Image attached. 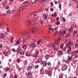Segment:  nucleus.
<instances>
[{
    "label": "nucleus",
    "mask_w": 78,
    "mask_h": 78,
    "mask_svg": "<svg viewBox=\"0 0 78 78\" xmlns=\"http://www.w3.org/2000/svg\"><path fill=\"white\" fill-rule=\"evenodd\" d=\"M54 17H56V16H57V15L56 14V12H55L54 13Z\"/></svg>",
    "instance_id": "obj_49"
},
{
    "label": "nucleus",
    "mask_w": 78,
    "mask_h": 78,
    "mask_svg": "<svg viewBox=\"0 0 78 78\" xmlns=\"http://www.w3.org/2000/svg\"><path fill=\"white\" fill-rule=\"evenodd\" d=\"M34 22L35 23H36V24L37 23H38V21H37V19H35L34 20Z\"/></svg>",
    "instance_id": "obj_24"
},
{
    "label": "nucleus",
    "mask_w": 78,
    "mask_h": 78,
    "mask_svg": "<svg viewBox=\"0 0 78 78\" xmlns=\"http://www.w3.org/2000/svg\"><path fill=\"white\" fill-rule=\"evenodd\" d=\"M29 3V1H25V2H23V4H27V3Z\"/></svg>",
    "instance_id": "obj_32"
},
{
    "label": "nucleus",
    "mask_w": 78,
    "mask_h": 78,
    "mask_svg": "<svg viewBox=\"0 0 78 78\" xmlns=\"http://www.w3.org/2000/svg\"><path fill=\"white\" fill-rule=\"evenodd\" d=\"M58 55H62V53H61L60 51H58Z\"/></svg>",
    "instance_id": "obj_20"
},
{
    "label": "nucleus",
    "mask_w": 78,
    "mask_h": 78,
    "mask_svg": "<svg viewBox=\"0 0 78 78\" xmlns=\"http://www.w3.org/2000/svg\"><path fill=\"white\" fill-rule=\"evenodd\" d=\"M62 19L63 20V22H66V19H65V18L63 17L62 18Z\"/></svg>",
    "instance_id": "obj_37"
},
{
    "label": "nucleus",
    "mask_w": 78,
    "mask_h": 78,
    "mask_svg": "<svg viewBox=\"0 0 78 78\" xmlns=\"http://www.w3.org/2000/svg\"><path fill=\"white\" fill-rule=\"evenodd\" d=\"M44 16V20H46V19H47V15L46 14H44V15H43V17Z\"/></svg>",
    "instance_id": "obj_12"
},
{
    "label": "nucleus",
    "mask_w": 78,
    "mask_h": 78,
    "mask_svg": "<svg viewBox=\"0 0 78 78\" xmlns=\"http://www.w3.org/2000/svg\"><path fill=\"white\" fill-rule=\"evenodd\" d=\"M52 47H53L54 48V47H55V44H53L52 45Z\"/></svg>",
    "instance_id": "obj_54"
},
{
    "label": "nucleus",
    "mask_w": 78,
    "mask_h": 78,
    "mask_svg": "<svg viewBox=\"0 0 78 78\" xmlns=\"http://www.w3.org/2000/svg\"><path fill=\"white\" fill-rule=\"evenodd\" d=\"M1 39H4V37H5V34H1Z\"/></svg>",
    "instance_id": "obj_11"
},
{
    "label": "nucleus",
    "mask_w": 78,
    "mask_h": 78,
    "mask_svg": "<svg viewBox=\"0 0 78 78\" xmlns=\"http://www.w3.org/2000/svg\"><path fill=\"white\" fill-rule=\"evenodd\" d=\"M71 57L72 59H74L75 58V54H73V55H71Z\"/></svg>",
    "instance_id": "obj_16"
},
{
    "label": "nucleus",
    "mask_w": 78,
    "mask_h": 78,
    "mask_svg": "<svg viewBox=\"0 0 78 78\" xmlns=\"http://www.w3.org/2000/svg\"><path fill=\"white\" fill-rule=\"evenodd\" d=\"M70 37V34L69 33H68L66 35V38H69V37Z\"/></svg>",
    "instance_id": "obj_22"
},
{
    "label": "nucleus",
    "mask_w": 78,
    "mask_h": 78,
    "mask_svg": "<svg viewBox=\"0 0 78 78\" xmlns=\"http://www.w3.org/2000/svg\"><path fill=\"white\" fill-rule=\"evenodd\" d=\"M67 69V66L66 64H64L62 68V70H66Z\"/></svg>",
    "instance_id": "obj_1"
},
{
    "label": "nucleus",
    "mask_w": 78,
    "mask_h": 78,
    "mask_svg": "<svg viewBox=\"0 0 78 78\" xmlns=\"http://www.w3.org/2000/svg\"><path fill=\"white\" fill-rule=\"evenodd\" d=\"M42 59L41 58H39L37 60V62H38V63H40V62H41L42 61Z\"/></svg>",
    "instance_id": "obj_8"
},
{
    "label": "nucleus",
    "mask_w": 78,
    "mask_h": 78,
    "mask_svg": "<svg viewBox=\"0 0 78 78\" xmlns=\"http://www.w3.org/2000/svg\"><path fill=\"white\" fill-rule=\"evenodd\" d=\"M58 68V66H56L55 67H54V68L55 69V70H57Z\"/></svg>",
    "instance_id": "obj_23"
},
{
    "label": "nucleus",
    "mask_w": 78,
    "mask_h": 78,
    "mask_svg": "<svg viewBox=\"0 0 78 78\" xmlns=\"http://www.w3.org/2000/svg\"><path fill=\"white\" fill-rule=\"evenodd\" d=\"M58 27H56L55 28L54 30H58Z\"/></svg>",
    "instance_id": "obj_55"
},
{
    "label": "nucleus",
    "mask_w": 78,
    "mask_h": 78,
    "mask_svg": "<svg viewBox=\"0 0 78 78\" xmlns=\"http://www.w3.org/2000/svg\"><path fill=\"white\" fill-rule=\"evenodd\" d=\"M3 76H4V77H6V74H4L3 75Z\"/></svg>",
    "instance_id": "obj_63"
},
{
    "label": "nucleus",
    "mask_w": 78,
    "mask_h": 78,
    "mask_svg": "<svg viewBox=\"0 0 78 78\" xmlns=\"http://www.w3.org/2000/svg\"><path fill=\"white\" fill-rule=\"evenodd\" d=\"M4 55L5 56H7V54H8V53L7 52H5L3 53Z\"/></svg>",
    "instance_id": "obj_26"
},
{
    "label": "nucleus",
    "mask_w": 78,
    "mask_h": 78,
    "mask_svg": "<svg viewBox=\"0 0 78 78\" xmlns=\"http://www.w3.org/2000/svg\"><path fill=\"white\" fill-rule=\"evenodd\" d=\"M17 78V75H15V78Z\"/></svg>",
    "instance_id": "obj_64"
},
{
    "label": "nucleus",
    "mask_w": 78,
    "mask_h": 78,
    "mask_svg": "<svg viewBox=\"0 0 78 78\" xmlns=\"http://www.w3.org/2000/svg\"><path fill=\"white\" fill-rule=\"evenodd\" d=\"M35 53H36V54H39V52H38V51H37V50H36L35 51Z\"/></svg>",
    "instance_id": "obj_46"
},
{
    "label": "nucleus",
    "mask_w": 78,
    "mask_h": 78,
    "mask_svg": "<svg viewBox=\"0 0 78 78\" xmlns=\"http://www.w3.org/2000/svg\"><path fill=\"white\" fill-rule=\"evenodd\" d=\"M51 6H53V2H51Z\"/></svg>",
    "instance_id": "obj_57"
},
{
    "label": "nucleus",
    "mask_w": 78,
    "mask_h": 78,
    "mask_svg": "<svg viewBox=\"0 0 78 78\" xmlns=\"http://www.w3.org/2000/svg\"><path fill=\"white\" fill-rule=\"evenodd\" d=\"M31 69V66H29L27 68V70H30Z\"/></svg>",
    "instance_id": "obj_25"
},
{
    "label": "nucleus",
    "mask_w": 78,
    "mask_h": 78,
    "mask_svg": "<svg viewBox=\"0 0 78 78\" xmlns=\"http://www.w3.org/2000/svg\"><path fill=\"white\" fill-rule=\"evenodd\" d=\"M36 27H34L32 29V33H33V34H34V33L36 31Z\"/></svg>",
    "instance_id": "obj_5"
},
{
    "label": "nucleus",
    "mask_w": 78,
    "mask_h": 78,
    "mask_svg": "<svg viewBox=\"0 0 78 78\" xmlns=\"http://www.w3.org/2000/svg\"><path fill=\"white\" fill-rule=\"evenodd\" d=\"M77 33V30H76L74 33V34H76V33Z\"/></svg>",
    "instance_id": "obj_56"
},
{
    "label": "nucleus",
    "mask_w": 78,
    "mask_h": 78,
    "mask_svg": "<svg viewBox=\"0 0 78 78\" xmlns=\"http://www.w3.org/2000/svg\"><path fill=\"white\" fill-rule=\"evenodd\" d=\"M30 45L32 48H35L37 47V45L35 43H32L30 44Z\"/></svg>",
    "instance_id": "obj_3"
},
{
    "label": "nucleus",
    "mask_w": 78,
    "mask_h": 78,
    "mask_svg": "<svg viewBox=\"0 0 78 78\" xmlns=\"http://www.w3.org/2000/svg\"><path fill=\"white\" fill-rule=\"evenodd\" d=\"M24 6H22V7H21L19 9V10L20 11H22V10H23V9H24Z\"/></svg>",
    "instance_id": "obj_19"
},
{
    "label": "nucleus",
    "mask_w": 78,
    "mask_h": 78,
    "mask_svg": "<svg viewBox=\"0 0 78 78\" xmlns=\"http://www.w3.org/2000/svg\"><path fill=\"white\" fill-rule=\"evenodd\" d=\"M49 69L50 70H53V68L51 67H49Z\"/></svg>",
    "instance_id": "obj_29"
},
{
    "label": "nucleus",
    "mask_w": 78,
    "mask_h": 78,
    "mask_svg": "<svg viewBox=\"0 0 78 78\" xmlns=\"http://www.w3.org/2000/svg\"><path fill=\"white\" fill-rule=\"evenodd\" d=\"M55 24L57 25H59L60 24V22L59 21H57L56 23Z\"/></svg>",
    "instance_id": "obj_30"
},
{
    "label": "nucleus",
    "mask_w": 78,
    "mask_h": 78,
    "mask_svg": "<svg viewBox=\"0 0 78 78\" xmlns=\"http://www.w3.org/2000/svg\"><path fill=\"white\" fill-rule=\"evenodd\" d=\"M43 73H44V71L42 69H41L40 70V73L41 74H43Z\"/></svg>",
    "instance_id": "obj_28"
},
{
    "label": "nucleus",
    "mask_w": 78,
    "mask_h": 78,
    "mask_svg": "<svg viewBox=\"0 0 78 78\" xmlns=\"http://www.w3.org/2000/svg\"><path fill=\"white\" fill-rule=\"evenodd\" d=\"M58 41H59L60 40H61V38L60 37H58Z\"/></svg>",
    "instance_id": "obj_58"
},
{
    "label": "nucleus",
    "mask_w": 78,
    "mask_h": 78,
    "mask_svg": "<svg viewBox=\"0 0 78 78\" xmlns=\"http://www.w3.org/2000/svg\"><path fill=\"white\" fill-rule=\"evenodd\" d=\"M12 51H13V52H16V49L14 48H12Z\"/></svg>",
    "instance_id": "obj_35"
},
{
    "label": "nucleus",
    "mask_w": 78,
    "mask_h": 78,
    "mask_svg": "<svg viewBox=\"0 0 78 78\" xmlns=\"http://www.w3.org/2000/svg\"><path fill=\"white\" fill-rule=\"evenodd\" d=\"M68 47H67V48H69V51H68V53L69 54H70L69 53V52L70 51H71V50H72V47H71V46H69V44H68Z\"/></svg>",
    "instance_id": "obj_4"
},
{
    "label": "nucleus",
    "mask_w": 78,
    "mask_h": 78,
    "mask_svg": "<svg viewBox=\"0 0 78 78\" xmlns=\"http://www.w3.org/2000/svg\"><path fill=\"white\" fill-rule=\"evenodd\" d=\"M16 61L17 62H20V60L19 59H17Z\"/></svg>",
    "instance_id": "obj_52"
},
{
    "label": "nucleus",
    "mask_w": 78,
    "mask_h": 78,
    "mask_svg": "<svg viewBox=\"0 0 78 78\" xmlns=\"http://www.w3.org/2000/svg\"><path fill=\"white\" fill-rule=\"evenodd\" d=\"M44 1H45L44 0H39V2H44Z\"/></svg>",
    "instance_id": "obj_51"
},
{
    "label": "nucleus",
    "mask_w": 78,
    "mask_h": 78,
    "mask_svg": "<svg viewBox=\"0 0 78 78\" xmlns=\"http://www.w3.org/2000/svg\"><path fill=\"white\" fill-rule=\"evenodd\" d=\"M19 52L20 53V55H24V53H23V50L22 49H20V50Z\"/></svg>",
    "instance_id": "obj_7"
},
{
    "label": "nucleus",
    "mask_w": 78,
    "mask_h": 78,
    "mask_svg": "<svg viewBox=\"0 0 78 78\" xmlns=\"http://www.w3.org/2000/svg\"><path fill=\"white\" fill-rule=\"evenodd\" d=\"M71 42L70 41L69 42V43H68L66 45H67V47H68V44L69 45V47H70L69 45H70V44H71Z\"/></svg>",
    "instance_id": "obj_36"
},
{
    "label": "nucleus",
    "mask_w": 78,
    "mask_h": 78,
    "mask_svg": "<svg viewBox=\"0 0 78 78\" xmlns=\"http://www.w3.org/2000/svg\"><path fill=\"white\" fill-rule=\"evenodd\" d=\"M59 8L60 9V10H61V4H60L58 5Z\"/></svg>",
    "instance_id": "obj_38"
},
{
    "label": "nucleus",
    "mask_w": 78,
    "mask_h": 78,
    "mask_svg": "<svg viewBox=\"0 0 78 78\" xmlns=\"http://www.w3.org/2000/svg\"><path fill=\"white\" fill-rule=\"evenodd\" d=\"M50 62H49L48 63V66H50Z\"/></svg>",
    "instance_id": "obj_61"
},
{
    "label": "nucleus",
    "mask_w": 78,
    "mask_h": 78,
    "mask_svg": "<svg viewBox=\"0 0 78 78\" xmlns=\"http://www.w3.org/2000/svg\"><path fill=\"white\" fill-rule=\"evenodd\" d=\"M64 46V44H61V45L60 46V48H62V47Z\"/></svg>",
    "instance_id": "obj_33"
},
{
    "label": "nucleus",
    "mask_w": 78,
    "mask_h": 78,
    "mask_svg": "<svg viewBox=\"0 0 78 78\" xmlns=\"http://www.w3.org/2000/svg\"><path fill=\"white\" fill-rule=\"evenodd\" d=\"M6 30L8 33H9V28H6Z\"/></svg>",
    "instance_id": "obj_42"
},
{
    "label": "nucleus",
    "mask_w": 78,
    "mask_h": 78,
    "mask_svg": "<svg viewBox=\"0 0 78 78\" xmlns=\"http://www.w3.org/2000/svg\"><path fill=\"white\" fill-rule=\"evenodd\" d=\"M28 30L25 31L24 32L22 33L23 34H26L28 33Z\"/></svg>",
    "instance_id": "obj_18"
},
{
    "label": "nucleus",
    "mask_w": 78,
    "mask_h": 78,
    "mask_svg": "<svg viewBox=\"0 0 78 78\" xmlns=\"http://www.w3.org/2000/svg\"><path fill=\"white\" fill-rule=\"evenodd\" d=\"M45 58L46 60L47 59H48V58H49V55H46L45 56Z\"/></svg>",
    "instance_id": "obj_21"
},
{
    "label": "nucleus",
    "mask_w": 78,
    "mask_h": 78,
    "mask_svg": "<svg viewBox=\"0 0 78 78\" xmlns=\"http://www.w3.org/2000/svg\"><path fill=\"white\" fill-rule=\"evenodd\" d=\"M45 72H47L48 74V75L49 76H51L52 75V73L50 71H47V70H45Z\"/></svg>",
    "instance_id": "obj_2"
},
{
    "label": "nucleus",
    "mask_w": 78,
    "mask_h": 78,
    "mask_svg": "<svg viewBox=\"0 0 78 78\" xmlns=\"http://www.w3.org/2000/svg\"><path fill=\"white\" fill-rule=\"evenodd\" d=\"M37 0H31V2L32 3H34Z\"/></svg>",
    "instance_id": "obj_44"
},
{
    "label": "nucleus",
    "mask_w": 78,
    "mask_h": 78,
    "mask_svg": "<svg viewBox=\"0 0 78 78\" xmlns=\"http://www.w3.org/2000/svg\"><path fill=\"white\" fill-rule=\"evenodd\" d=\"M55 4H58V1H56L55 2Z\"/></svg>",
    "instance_id": "obj_60"
},
{
    "label": "nucleus",
    "mask_w": 78,
    "mask_h": 78,
    "mask_svg": "<svg viewBox=\"0 0 78 78\" xmlns=\"http://www.w3.org/2000/svg\"><path fill=\"white\" fill-rule=\"evenodd\" d=\"M47 62L46 61H45L44 63L43 64V66L44 67H45L47 66Z\"/></svg>",
    "instance_id": "obj_13"
},
{
    "label": "nucleus",
    "mask_w": 78,
    "mask_h": 78,
    "mask_svg": "<svg viewBox=\"0 0 78 78\" xmlns=\"http://www.w3.org/2000/svg\"><path fill=\"white\" fill-rule=\"evenodd\" d=\"M27 45H25L23 46V49H24V50H25L26 48H27Z\"/></svg>",
    "instance_id": "obj_17"
},
{
    "label": "nucleus",
    "mask_w": 78,
    "mask_h": 78,
    "mask_svg": "<svg viewBox=\"0 0 78 78\" xmlns=\"http://www.w3.org/2000/svg\"><path fill=\"white\" fill-rule=\"evenodd\" d=\"M32 23V22L31 21H27L26 22V24L27 25H30Z\"/></svg>",
    "instance_id": "obj_6"
},
{
    "label": "nucleus",
    "mask_w": 78,
    "mask_h": 78,
    "mask_svg": "<svg viewBox=\"0 0 78 78\" xmlns=\"http://www.w3.org/2000/svg\"><path fill=\"white\" fill-rule=\"evenodd\" d=\"M7 13L8 14H9V13H10V10H8L7 11Z\"/></svg>",
    "instance_id": "obj_40"
},
{
    "label": "nucleus",
    "mask_w": 78,
    "mask_h": 78,
    "mask_svg": "<svg viewBox=\"0 0 78 78\" xmlns=\"http://www.w3.org/2000/svg\"><path fill=\"white\" fill-rule=\"evenodd\" d=\"M78 44H75V48H77V46H78Z\"/></svg>",
    "instance_id": "obj_47"
},
{
    "label": "nucleus",
    "mask_w": 78,
    "mask_h": 78,
    "mask_svg": "<svg viewBox=\"0 0 78 78\" xmlns=\"http://www.w3.org/2000/svg\"><path fill=\"white\" fill-rule=\"evenodd\" d=\"M67 46H66L63 49V51H66V49L67 48Z\"/></svg>",
    "instance_id": "obj_34"
},
{
    "label": "nucleus",
    "mask_w": 78,
    "mask_h": 78,
    "mask_svg": "<svg viewBox=\"0 0 78 78\" xmlns=\"http://www.w3.org/2000/svg\"><path fill=\"white\" fill-rule=\"evenodd\" d=\"M38 67H39V65H37L35 66V69H37V68Z\"/></svg>",
    "instance_id": "obj_50"
},
{
    "label": "nucleus",
    "mask_w": 78,
    "mask_h": 78,
    "mask_svg": "<svg viewBox=\"0 0 78 78\" xmlns=\"http://www.w3.org/2000/svg\"><path fill=\"white\" fill-rule=\"evenodd\" d=\"M19 43H20V42H19V41H17L16 42V44H19Z\"/></svg>",
    "instance_id": "obj_62"
},
{
    "label": "nucleus",
    "mask_w": 78,
    "mask_h": 78,
    "mask_svg": "<svg viewBox=\"0 0 78 78\" xmlns=\"http://www.w3.org/2000/svg\"><path fill=\"white\" fill-rule=\"evenodd\" d=\"M59 33L62 36V32L60 30L59 31Z\"/></svg>",
    "instance_id": "obj_31"
},
{
    "label": "nucleus",
    "mask_w": 78,
    "mask_h": 78,
    "mask_svg": "<svg viewBox=\"0 0 78 78\" xmlns=\"http://www.w3.org/2000/svg\"><path fill=\"white\" fill-rule=\"evenodd\" d=\"M11 42H13V38H12L10 40Z\"/></svg>",
    "instance_id": "obj_48"
},
{
    "label": "nucleus",
    "mask_w": 78,
    "mask_h": 78,
    "mask_svg": "<svg viewBox=\"0 0 78 78\" xmlns=\"http://www.w3.org/2000/svg\"><path fill=\"white\" fill-rule=\"evenodd\" d=\"M48 8H45V11H48Z\"/></svg>",
    "instance_id": "obj_53"
},
{
    "label": "nucleus",
    "mask_w": 78,
    "mask_h": 78,
    "mask_svg": "<svg viewBox=\"0 0 78 78\" xmlns=\"http://www.w3.org/2000/svg\"><path fill=\"white\" fill-rule=\"evenodd\" d=\"M66 30H64L62 32V36H64V34H66Z\"/></svg>",
    "instance_id": "obj_10"
},
{
    "label": "nucleus",
    "mask_w": 78,
    "mask_h": 78,
    "mask_svg": "<svg viewBox=\"0 0 78 78\" xmlns=\"http://www.w3.org/2000/svg\"><path fill=\"white\" fill-rule=\"evenodd\" d=\"M32 73L30 72L28 73V76H30V75H32Z\"/></svg>",
    "instance_id": "obj_41"
},
{
    "label": "nucleus",
    "mask_w": 78,
    "mask_h": 78,
    "mask_svg": "<svg viewBox=\"0 0 78 78\" xmlns=\"http://www.w3.org/2000/svg\"><path fill=\"white\" fill-rule=\"evenodd\" d=\"M25 55L26 56H29L30 55V53L29 52H27L26 53Z\"/></svg>",
    "instance_id": "obj_14"
},
{
    "label": "nucleus",
    "mask_w": 78,
    "mask_h": 78,
    "mask_svg": "<svg viewBox=\"0 0 78 78\" xmlns=\"http://www.w3.org/2000/svg\"><path fill=\"white\" fill-rule=\"evenodd\" d=\"M69 62H70V60H69L68 59L66 61V63H69Z\"/></svg>",
    "instance_id": "obj_43"
},
{
    "label": "nucleus",
    "mask_w": 78,
    "mask_h": 78,
    "mask_svg": "<svg viewBox=\"0 0 78 78\" xmlns=\"http://www.w3.org/2000/svg\"><path fill=\"white\" fill-rule=\"evenodd\" d=\"M73 27H71L69 29V32H72V31H73Z\"/></svg>",
    "instance_id": "obj_15"
},
{
    "label": "nucleus",
    "mask_w": 78,
    "mask_h": 78,
    "mask_svg": "<svg viewBox=\"0 0 78 78\" xmlns=\"http://www.w3.org/2000/svg\"><path fill=\"white\" fill-rule=\"evenodd\" d=\"M71 58H71V57H70V56H69L68 57V60H69V61H70V60H71Z\"/></svg>",
    "instance_id": "obj_39"
},
{
    "label": "nucleus",
    "mask_w": 78,
    "mask_h": 78,
    "mask_svg": "<svg viewBox=\"0 0 78 78\" xmlns=\"http://www.w3.org/2000/svg\"><path fill=\"white\" fill-rule=\"evenodd\" d=\"M41 39L39 40L38 41V42H37V44L38 45H39L41 43Z\"/></svg>",
    "instance_id": "obj_27"
},
{
    "label": "nucleus",
    "mask_w": 78,
    "mask_h": 78,
    "mask_svg": "<svg viewBox=\"0 0 78 78\" xmlns=\"http://www.w3.org/2000/svg\"><path fill=\"white\" fill-rule=\"evenodd\" d=\"M9 62H11L12 61V60H11V59H9Z\"/></svg>",
    "instance_id": "obj_59"
},
{
    "label": "nucleus",
    "mask_w": 78,
    "mask_h": 78,
    "mask_svg": "<svg viewBox=\"0 0 78 78\" xmlns=\"http://www.w3.org/2000/svg\"><path fill=\"white\" fill-rule=\"evenodd\" d=\"M55 44L59 45V41H58L57 39L55 40Z\"/></svg>",
    "instance_id": "obj_9"
},
{
    "label": "nucleus",
    "mask_w": 78,
    "mask_h": 78,
    "mask_svg": "<svg viewBox=\"0 0 78 78\" xmlns=\"http://www.w3.org/2000/svg\"><path fill=\"white\" fill-rule=\"evenodd\" d=\"M9 70V68H7L5 69V70L6 72H8Z\"/></svg>",
    "instance_id": "obj_45"
}]
</instances>
